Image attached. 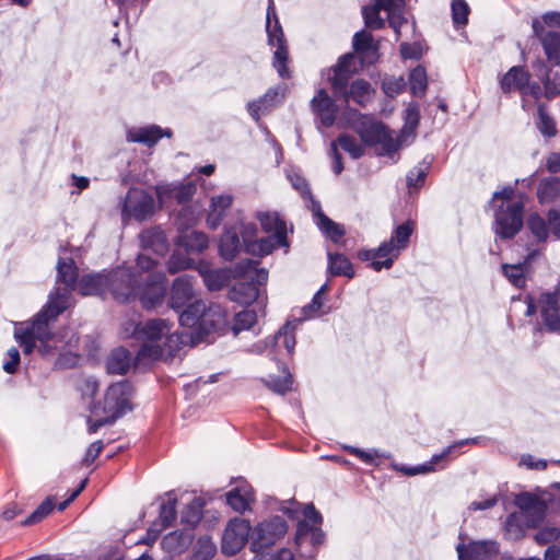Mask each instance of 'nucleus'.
<instances>
[{
	"label": "nucleus",
	"mask_w": 560,
	"mask_h": 560,
	"mask_svg": "<svg viewBox=\"0 0 560 560\" xmlns=\"http://www.w3.org/2000/svg\"><path fill=\"white\" fill-rule=\"evenodd\" d=\"M108 270L84 273L80 277L75 291L83 296H104L108 292Z\"/></svg>",
	"instance_id": "nucleus-22"
},
{
	"label": "nucleus",
	"mask_w": 560,
	"mask_h": 560,
	"mask_svg": "<svg viewBox=\"0 0 560 560\" xmlns=\"http://www.w3.org/2000/svg\"><path fill=\"white\" fill-rule=\"evenodd\" d=\"M217 548L209 536L198 538L190 560H210L215 553Z\"/></svg>",
	"instance_id": "nucleus-52"
},
{
	"label": "nucleus",
	"mask_w": 560,
	"mask_h": 560,
	"mask_svg": "<svg viewBox=\"0 0 560 560\" xmlns=\"http://www.w3.org/2000/svg\"><path fill=\"white\" fill-rule=\"evenodd\" d=\"M404 126L400 130V138L409 137L416 135V130L420 122V107L416 102H411L408 104L407 108L404 112Z\"/></svg>",
	"instance_id": "nucleus-41"
},
{
	"label": "nucleus",
	"mask_w": 560,
	"mask_h": 560,
	"mask_svg": "<svg viewBox=\"0 0 560 560\" xmlns=\"http://www.w3.org/2000/svg\"><path fill=\"white\" fill-rule=\"evenodd\" d=\"M530 80V74L523 66H513L500 79V88L503 93L508 94L513 89L518 90L522 94H526V86Z\"/></svg>",
	"instance_id": "nucleus-31"
},
{
	"label": "nucleus",
	"mask_w": 560,
	"mask_h": 560,
	"mask_svg": "<svg viewBox=\"0 0 560 560\" xmlns=\"http://www.w3.org/2000/svg\"><path fill=\"white\" fill-rule=\"evenodd\" d=\"M172 136V129L162 128L161 126L153 124L129 129L127 131L126 139L129 142L141 143L151 148L155 145L162 137L171 138Z\"/></svg>",
	"instance_id": "nucleus-23"
},
{
	"label": "nucleus",
	"mask_w": 560,
	"mask_h": 560,
	"mask_svg": "<svg viewBox=\"0 0 560 560\" xmlns=\"http://www.w3.org/2000/svg\"><path fill=\"white\" fill-rule=\"evenodd\" d=\"M326 272L331 277L343 276L348 279H352L355 276L352 262L341 253L327 252Z\"/></svg>",
	"instance_id": "nucleus-33"
},
{
	"label": "nucleus",
	"mask_w": 560,
	"mask_h": 560,
	"mask_svg": "<svg viewBox=\"0 0 560 560\" xmlns=\"http://www.w3.org/2000/svg\"><path fill=\"white\" fill-rule=\"evenodd\" d=\"M375 90L371 83L364 79H357L350 84L346 85V91L342 93H334L335 97L342 98L346 103L353 101L361 107H365L371 101L372 94Z\"/></svg>",
	"instance_id": "nucleus-24"
},
{
	"label": "nucleus",
	"mask_w": 560,
	"mask_h": 560,
	"mask_svg": "<svg viewBox=\"0 0 560 560\" xmlns=\"http://www.w3.org/2000/svg\"><path fill=\"white\" fill-rule=\"evenodd\" d=\"M108 292L114 300L119 303H128L137 298L144 278L136 269L117 267L108 270Z\"/></svg>",
	"instance_id": "nucleus-5"
},
{
	"label": "nucleus",
	"mask_w": 560,
	"mask_h": 560,
	"mask_svg": "<svg viewBox=\"0 0 560 560\" xmlns=\"http://www.w3.org/2000/svg\"><path fill=\"white\" fill-rule=\"evenodd\" d=\"M139 241L144 250H151L158 256H164L170 248L167 237L160 226L143 230Z\"/></svg>",
	"instance_id": "nucleus-27"
},
{
	"label": "nucleus",
	"mask_w": 560,
	"mask_h": 560,
	"mask_svg": "<svg viewBox=\"0 0 560 560\" xmlns=\"http://www.w3.org/2000/svg\"><path fill=\"white\" fill-rule=\"evenodd\" d=\"M130 352L122 347L116 348L107 357L106 371L113 375H125L130 368Z\"/></svg>",
	"instance_id": "nucleus-37"
},
{
	"label": "nucleus",
	"mask_w": 560,
	"mask_h": 560,
	"mask_svg": "<svg viewBox=\"0 0 560 560\" xmlns=\"http://www.w3.org/2000/svg\"><path fill=\"white\" fill-rule=\"evenodd\" d=\"M451 11L452 20L456 27L466 25L468 23L470 9L465 0H452Z\"/></svg>",
	"instance_id": "nucleus-57"
},
{
	"label": "nucleus",
	"mask_w": 560,
	"mask_h": 560,
	"mask_svg": "<svg viewBox=\"0 0 560 560\" xmlns=\"http://www.w3.org/2000/svg\"><path fill=\"white\" fill-rule=\"evenodd\" d=\"M311 106L316 116H318L320 124L325 128L331 127L337 117L338 107L335 98L320 89L317 94L312 98Z\"/></svg>",
	"instance_id": "nucleus-20"
},
{
	"label": "nucleus",
	"mask_w": 560,
	"mask_h": 560,
	"mask_svg": "<svg viewBox=\"0 0 560 560\" xmlns=\"http://www.w3.org/2000/svg\"><path fill=\"white\" fill-rule=\"evenodd\" d=\"M280 246H289L287 232L281 231V229L276 233L268 235L267 237H262L255 242L245 243V252L262 257L271 254L273 249Z\"/></svg>",
	"instance_id": "nucleus-26"
},
{
	"label": "nucleus",
	"mask_w": 560,
	"mask_h": 560,
	"mask_svg": "<svg viewBox=\"0 0 560 560\" xmlns=\"http://www.w3.org/2000/svg\"><path fill=\"white\" fill-rule=\"evenodd\" d=\"M228 314L218 303L207 305L196 301L188 305L178 316L183 327L196 328L197 337L202 340L211 334L222 335L228 330Z\"/></svg>",
	"instance_id": "nucleus-1"
},
{
	"label": "nucleus",
	"mask_w": 560,
	"mask_h": 560,
	"mask_svg": "<svg viewBox=\"0 0 560 560\" xmlns=\"http://www.w3.org/2000/svg\"><path fill=\"white\" fill-rule=\"evenodd\" d=\"M434 162V155L427 154L416 166L406 175V184L409 189L421 188Z\"/></svg>",
	"instance_id": "nucleus-36"
},
{
	"label": "nucleus",
	"mask_w": 560,
	"mask_h": 560,
	"mask_svg": "<svg viewBox=\"0 0 560 560\" xmlns=\"http://www.w3.org/2000/svg\"><path fill=\"white\" fill-rule=\"evenodd\" d=\"M262 383L273 393L279 395H285L292 388L293 377L290 372L287 371L285 375H269L262 378Z\"/></svg>",
	"instance_id": "nucleus-47"
},
{
	"label": "nucleus",
	"mask_w": 560,
	"mask_h": 560,
	"mask_svg": "<svg viewBox=\"0 0 560 560\" xmlns=\"http://www.w3.org/2000/svg\"><path fill=\"white\" fill-rule=\"evenodd\" d=\"M458 560H490L500 552V544L493 539L470 540L456 546Z\"/></svg>",
	"instance_id": "nucleus-15"
},
{
	"label": "nucleus",
	"mask_w": 560,
	"mask_h": 560,
	"mask_svg": "<svg viewBox=\"0 0 560 560\" xmlns=\"http://www.w3.org/2000/svg\"><path fill=\"white\" fill-rule=\"evenodd\" d=\"M560 196V177H544L537 187V199L539 203L553 202Z\"/></svg>",
	"instance_id": "nucleus-39"
},
{
	"label": "nucleus",
	"mask_w": 560,
	"mask_h": 560,
	"mask_svg": "<svg viewBox=\"0 0 560 560\" xmlns=\"http://www.w3.org/2000/svg\"><path fill=\"white\" fill-rule=\"evenodd\" d=\"M526 228L537 242H545L549 236L547 221L537 212H533L528 215L526 220Z\"/></svg>",
	"instance_id": "nucleus-46"
},
{
	"label": "nucleus",
	"mask_w": 560,
	"mask_h": 560,
	"mask_svg": "<svg viewBox=\"0 0 560 560\" xmlns=\"http://www.w3.org/2000/svg\"><path fill=\"white\" fill-rule=\"evenodd\" d=\"M262 230L267 233H276L278 230L287 232L285 222L280 218L277 212H258L256 214Z\"/></svg>",
	"instance_id": "nucleus-49"
},
{
	"label": "nucleus",
	"mask_w": 560,
	"mask_h": 560,
	"mask_svg": "<svg viewBox=\"0 0 560 560\" xmlns=\"http://www.w3.org/2000/svg\"><path fill=\"white\" fill-rule=\"evenodd\" d=\"M560 537V527L545 526L538 529L534 539L538 545H548L556 541Z\"/></svg>",
	"instance_id": "nucleus-63"
},
{
	"label": "nucleus",
	"mask_w": 560,
	"mask_h": 560,
	"mask_svg": "<svg viewBox=\"0 0 560 560\" xmlns=\"http://www.w3.org/2000/svg\"><path fill=\"white\" fill-rule=\"evenodd\" d=\"M156 210L153 196L144 189L131 187L121 203L122 217L133 218L143 222L149 220Z\"/></svg>",
	"instance_id": "nucleus-9"
},
{
	"label": "nucleus",
	"mask_w": 560,
	"mask_h": 560,
	"mask_svg": "<svg viewBox=\"0 0 560 560\" xmlns=\"http://www.w3.org/2000/svg\"><path fill=\"white\" fill-rule=\"evenodd\" d=\"M252 526L245 518L231 520L222 536L221 550L226 556L236 555L252 538Z\"/></svg>",
	"instance_id": "nucleus-12"
},
{
	"label": "nucleus",
	"mask_w": 560,
	"mask_h": 560,
	"mask_svg": "<svg viewBox=\"0 0 560 560\" xmlns=\"http://www.w3.org/2000/svg\"><path fill=\"white\" fill-rule=\"evenodd\" d=\"M266 33L268 45L276 47L272 66L280 78L289 79L291 77V71L288 68L289 48L279 19H276L273 22H266Z\"/></svg>",
	"instance_id": "nucleus-10"
},
{
	"label": "nucleus",
	"mask_w": 560,
	"mask_h": 560,
	"mask_svg": "<svg viewBox=\"0 0 560 560\" xmlns=\"http://www.w3.org/2000/svg\"><path fill=\"white\" fill-rule=\"evenodd\" d=\"M406 88V82L402 77H385L382 81V90L384 94L389 97L394 98L398 94H400Z\"/></svg>",
	"instance_id": "nucleus-59"
},
{
	"label": "nucleus",
	"mask_w": 560,
	"mask_h": 560,
	"mask_svg": "<svg viewBox=\"0 0 560 560\" xmlns=\"http://www.w3.org/2000/svg\"><path fill=\"white\" fill-rule=\"evenodd\" d=\"M203 506L201 498H194L182 511L180 522L192 529L202 517Z\"/></svg>",
	"instance_id": "nucleus-43"
},
{
	"label": "nucleus",
	"mask_w": 560,
	"mask_h": 560,
	"mask_svg": "<svg viewBox=\"0 0 560 560\" xmlns=\"http://www.w3.org/2000/svg\"><path fill=\"white\" fill-rule=\"evenodd\" d=\"M494 210L493 231L501 240H512L524 226V203L501 202Z\"/></svg>",
	"instance_id": "nucleus-6"
},
{
	"label": "nucleus",
	"mask_w": 560,
	"mask_h": 560,
	"mask_svg": "<svg viewBox=\"0 0 560 560\" xmlns=\"http://www.w3.org/2000/svg\"><path fill=\"white\" fill-rule=\"evenodd\" d=\"M389 257L388 255V245L381 243L378 247L373 249H360L358 252V258L362 261H374V260H383ZM372 262H370L371 265Z\"/></svg>",
	"instance_id": "nucleus-61"
},
{
	"label": "nucleus",
	"mask_w": 560,
	"mask_h": 560,
	"mask_svg": "<svg viewBox=\"0 0 560 560\" xmlns=\"http://www.w3.org/2000/svg\"><path fill=\"white\" fill-rule=\"evenodd\" d=\"M197 222L196 212L191 207L184 206L177 213L174 224L177 230V235H182L184 231L188 232L194 229Z\"/></svg>",
	"instance_id": "nucleus-51"
},
{
	"label": "nucleus",
	"mask_w": 560,
	"mask_h": 560,
	"mask_svg": "<svg viewBox=\"0 0 560 560\" xmlns=\"http://www.w3.org/2000/svg\"><path fill=\"white\" fill-rule=\"evenodd\" d=\"M231 300L248 304L259 298V288L255 283L242 282L235 285L229 293Z\"/></svg>",
	"instance_id": "nucleus-44"
},
{
	"label": "nucleus",
	"mask_w": 560,
	"mask_h": 560,
	"mask_svg": "<svg viewBox=\"0 0 560 560\" xmlns=\"http://www.w3.org/2000/svg\"><path fill=\"white\" fill-rule=\"evenodd\" d=\"M387 130L388 128L384 122L373 121L363 124L358 130V133L365 145L373 147L384 139V135Z\"/></svg>",
	"instance_id": "nucleus-40"
},
{
	"label": "nucleus",
	"mask_w": 560,
	"mask_h": 560,
	"mask_svg": "<svg viewBox=\"0 0 560 560\" xmlns=\"http://www.w3.org/2000/svg\"><path fill=\"white\" fill-rule=\"evenodd\" d=\"M334 75L329 79L332 93H342L346 85L358 71L357 56L354 52H347L338 58V61L331 68Z\"/></svg>",
	"instance_id": "nucleus-16"
},
{
	"label": "nucleus",
	"mask_w": 560,
	"mask_h": 560,
	"mask_svg": "<svg viewBox=\"0 0 560 560\" xmlns=\"http://www.w3.org/2000/svg\"><path fill=\"white\" fill-rule=\"evenodd\" d=\"M410 92L415 96L423 95L428 88L427 71L422 66H417L409 73Z\"/></svg>",
	"instance_id": "nucleus-48"
},
{
	"label": "nucleus",
	"mask_w": 560,
	"mask_h": 560,
	"mask_svg": "<svg viewBox=\"0 0 560 560\" xmlns=\"http://www.w3.org/2000/svg\"><path fill=\"white\" fill-rule=\"evenodd\" d=\"M197 187L192 182L187 183H171L155 186L158 198L162 201L165 198H173L178 203H186L190 201L196 194Z\"/></svg>",
	"instance_id": "nucleus-25"
},
{
	"label": "nucleus",
	"mask_w": 560,
	"mask_h": 560,
	"mask_svg": "<svg viewBox=\"0 0 560 560\" xmlns=\"http://www.w3.org/2000/svg\"><path fill=\"white\" fill-rule=\"evenodd\" d=\"M352 47L354 55L359 56L361 65H373L380 58V44L375 42L373 35L365 30H361L353 35Z\"/></svg>",
	"instance_id": "nucleus-17"
},
{
	"label": "nucleus",
	"mask_w": 560,
	"mask_h": 560,
	"mask_svg": "<svg viewBox=\"0 0 560 560\" xmlns=\"http://www.w3.org/2000/svg\"><path fill=\"white\" fill-rule=\"evenodd\" d=\"M514 504L521 510V513L533 516L536 521L542 522L546 516V502L527 491L520 492L514 498Z\"/></svg>",
	"instance_id": "nucleus-28"
},
{
	"label": "nucleus",
	"mask_w": 560,
	"mask_h": 560,
	"mask_svg": "<svg viewBox=\"0 0 560 560\" xmlns=\"http://www.w3.org/2000/svg\"><path fill=\"white\" fill-rule=\"evenodd\" d=\"M203 283L209 291H220L229 281L228 272L221 269L208 270L202 273Z\"/></svg>",
	"instance_id": "nucleus-53"
},
{
	"label": "nucleus",
	"mask_w": 560,
	"mask_h": 560,
	"mask_svg": "<svg viewBox=\"0 0 560 560\" xmlns=\"http://www.w3.org/2000/svg\"><path fill=\"white\" fill-rule=\"evenodd\" d=\"M541 522L536 521L530 515L521 512H513L508 515L505 520V529L514 535V538L518 539L524 536L527 528H535Z\"/></svg>",
	"instance_id": "nucleus-34"
},
{
	"label": "nucleus",
	"mask_w": 560,
	"mask_h": 560,
	"mask_svg": "<svg viewBox=\"0 0 560 560\" xmlns=\"http://www.w3.org/2000/svg\"><path fill=\"white\" fill-rule=\"evenodd\" d=\"M132 395L133 386L131 382L129 380H121L110 384L105 392L103 401L94 404L91 410L94 413L102 411L104 415L109 416L112 420L117 421L127 412L132 411Z\"/></svg>",
	"instance_id": "nucleus-4"
},
{
	"label": "nucleus",
	"mask_w": 560,
	"mask_h": 560,
	"mask_svg": "<svg viewBox=\"0 0 560 560\" xmlns=\"http://www.w3.org/2000/svg\"><path fill=\"white\" fill-rule=\"evenodd\" d=\"M316 225L334 243H338L346 234L343 225L332 221L329 217H324V220Z\"/></svg>",
	"instance_id": "nucleus-55"
},
{
	"label": "nucleus",
	"mask_w": 560,
	"mask_h": 560,
	"mask_svg": "<svg viewBox=\"0 0 560 560\" xmlns=\"http://www.w3.org/2000/svg\"><path fill=\"white\" fill-rule=\"evenodd\" d=\"M288 524L282 516L275 515L258 523L252 530L249 550L259 553L272 547L288 532Z\"/></svg>",
	"instance_id": "nucleus-8"
},
{
	"label": "nucleus",
	"mask_w": 560,
	"mask_h": 560,
	"mask_svg": "<svg viewBox=\"0 0 560 560\" xmlns=\"http://www.w3.org/2000/svg\"><path fill=\"white\" fill-rule=\"evenodd\" d=\"M174 244L176 247L183 248L186 254H200L208 248L209 240L205 232L191 230L176 235Z\"/></svg>",
	"instance_id": "nucleus-29"
},
{
	"label": "nucleus",
	"mask_w": 560,
	"mask_h": 560,
	"mask_svg": "<svg viewBox=\"0 0 560 560\" xmlns=\"http://www.w3.org/2000/svg\"><path fill=\"white\" fill-rule=\"evenodd\" d=\"M194 280L195 277L192 276L182 275L175 278L172 283L168 305L176 312L177 317L188 305L197 301L194 300Z\"/></svg>",
	"instance_id": "nucleus-14"
},
{
	"label": "nucleus",
	"mask_w": 560,
	"mask_h": 560,
	"mask_svg": "<svg viewBox=\"0 0 560 560\" xmlns=\"http://www.w3.org/2000/svg\"><path fill=\"white\" fill-rule=\"evenodd\" d=\"M150 278L151 277L147 275L137 294L140 304L145 310L155 308L163 302L166 294V287L163 281L150 280Z\"/></svg>",
	"instance_id": "nucleus-19"
},
{
	"label": "nucleus",
	"mask_w": 560,
	"mask_h": 560,
	"mask_svg": "<svg viewBox=\"0 0 560 560\" xmlns=\"http://www.w3.org/2000/svg\"><path fill=\"white\" fill-rule=\"evenodd\" d=\"M377 144L381 145V151L377 154L388 158H393L401 145L399 138L394 139L389 129L384 135V139H382Z\"/></svg>",
	"instance_id": "nucleus-62"
},
{
	"label": "nucleus",
	"mask_w": 560,
	"mask_h": 560,
	"mask_svg": "<svg viewBox=\"0 0 560 560\" xmlns=\"http://www.w3.org/2000/svg\"><path fill=\"white\" fill-rule=\"evenodd\" d=\"M337 142L353 160H358L364 154L363 147L357 142L354 137L348 133H341L337 138Z\"/></svg>",
	"instance_id": "nucleus-56"
},
{
	"label": "nucleus",
	"mask_w": 560,
	"mask_h": 560,
	"mask_svg": "<svg viewBox=\"0 0 560 560\" xmlns=\"http://www.w3.org/2000/svg\"><path fill=\"white\" fill-rule=\"evenodd\" d=\"M533 35L536 37L544 49L547 60L552 65L560 67V31H546L538 18L532 21ZM544 84L551 94H560V72L548 70L544 74Z\"/></svg>",
	"instance_id": "nucleus-3"
},
{
	"label": "nucleus",
	"mask_w": 560,
	"mask_h": 560,
	"mask_svg": "<svg viewBox=\"0 0 560 560\" xmlns=\"http://www.w3.org/2000/svg\"><path fill=\"white\" fill-rule=\"evenodd\" d=\"M502 273L509 281L516 288H522L525 284L524 268L522 264L509 265L502 264Z\"/></svg>",
	"instance_id": "nucleus-58"
},
{
	"label": "nucleus",
	"mask_w": 560,
	"mask_h": 560,
	"mask_svg": "<svg viewBox=\"0 0 560 560\" xmlns=\"http://www.w3.org/2000/svg\"><path fill=\"white\" fill-rule=\"evenodd\" d=\"M303 322V318H295L292 322L288 320L275 335L271 343L277 342L279 338H283V347L287 349L289 354H292L296 345L295 330L298 325Z\"/></svg>",
	"instance_id": "nucleus-42"
},
{
	"label": "nucleus",
	"mask_w": 560,
	"mask_h": 560,
	"mask_svg": "<svg viewBox=\"0 0 560 560\" xmlns=\"http://www.w3.org/2000/svg\"><path fill=\"white\" fill-rule=\"evenodd\" d=\"M415 230V222L411 220H407L401 224H398L389 240L382 242L383 244L388 245V255L389 257L383 260H374L371 264V268L374 271H381L382 269H389L394 265V261L400 255V252L406 249L409 245L410 237Z\"/></svg>",
	"instance_id": "nucleus-11"
},
{
	"label": "nucleus",
	"mask_w": 560,
	"mask_h": 560,
	"mask_svg": "<svg viewBox=\"0 0 560 560\" xmlns=\"http://www.w3.org/2000/svg\"><path fill=\"white\" fill-rule=\"evenodd\" d=\"M56 269L57 282L62 283L63 287L55 288L43 306L52 313V317H58L69 307L71 294L80 280L79 268L72 258H59Z\"/></svg>",
	"instance_id": "nucleus-2"
},
{
	"label": "nucleus",
	"mask_w": 560,
	"mask_h": 560,
	"mask_svg": "<svg viewBox=\"0 0 560 560\" xmlns=\"http://www.w3.org/2000/svg\"><path fill=\"white\" fill-rule=\"evenodd\" d=\"M176 498L168 499L166 502H162L160 505V518L162 522L163 528H167L172 526L175 522L177 512H176Z\"/></svg>",
	"instance_id": "nucleus-60"
},
{
	"label": "nucleus",
	"mask_w": 560,
	"mask_h": 560,
	"mask_svg": "<svg viewBox=\"0 0 560 560\" xmlns=\"http://www.w3.org/2000/svg\"><path fill=\"white\" fill-rule=\"evenodd\" d=\"M537 129L544 137L552 138L557 135L556 122L542 105L537 109Z\"/></svg>",
	"instance_id": "nucleus-54"
},
{
	"label": "nucleus",
	"mask_w": 560,
	"mask_h": 560,
	"mask_svg": "<svg viewBox=\"0 0 560 560\" xmlns=\"http://www.w3.org/2000/svg\"><path fill=\"white\" fill-rule=\"evenodd\" d=\"M57 317H52V313L42 307L34 316L31 325L22 330H16L14 337L23 347L25 354L33 352L36 348L37 339H52L55 334L50 328V324L55 323Z\"/></svg>",
	"instance_id": "nucleus-7"
},
{
	"label": "nucleus",
	"mask_w": 560,
	"mask_h": 560,
	"mask_svg": "<svg viewBox=\"0 0 560 560\" xmlns=\"http://www.w3.org/2000/svg\"><path fill=\"white\" fill-rule=\"evenodd\" d=\"M242 248L237 232L225 229L220 237L219 254L224 260H233Z\"/></svg>",
	"instance_id": "nucleus-38"
},
{
	"label": "nucleus",
	"mask_w": 560,
	"mask_h": 560,
	"mask_svg": "<svg viewBox=\"0 0 560 560\" xmlns=\"http://www.w3.org/2000/svg\"><path fill=\"white\" fill-rule=\"evenodd\" d=\"M559 293H560V284L557 287V289L553 292H544L539 299L540 312L560 311Z\"/></svg>",
	"instance_id": "nucleus-64"
},
{
	"label": "nucleus",
	"mask_w": 560,
	"mask_h": 560,
	"mask_svg": "<svg viewBox=\"0 0 560 560\" xmlns=\"http://www.w3.org/2000/svg\"><path fill=\"white\" fill-rule=\"evenodd\" d=\"M257 322V313L253 308L245 307L234 315L231 330L234 336L242 331L249 330Z\"/></svg>",
	"instance_id": "nucleus-45"
},
{
	"label": "nucleus",
	"mask_w": 560,
	"mask_h": 560,
	"mask_svg": "<svg viewBox=\"0 0 560 560\" xmlns=\"http://www.w3.org/2000/svg\"><path fill=\"white\" fill-rule=\"evenodd\" d=\"M183 345L184 340L182 337L177 332H172L170 329L156 346H151V343L141 345L137 357L139 359H150L153 361H171L177 355Z\"/></svg>",
	"instance_id": "nucleus-13"
},
{
	"label": "nucleus",
	"mask_w": 560,
	"mask_h": 560,
	"mask_svg": "<svg viewBox=\"0 0 560 560\" xmlns=\"http://www.w3.org/2000/svg\"><path fill=\"white\" fill-rule=\"evenodd\" d=\"M225 499L226 504L238 513L250 510V503L254 501L252 490L247 485L233 488L225 493Z\"/></svg>",
	"instance_id": "nucleus-35"
},
{
	"label": "nucleus",
	"mask_w": 560,
	"mask_h": 560,
	"mask_svg": "<svg viewBox=\"0 0 560 560\" xmlns=\"http://www.w3.org/2000/svg\"><path fill=\"white\" fill-rule=\"evenodd\" d=\"M405 0H375L373 5H364L362 8V16L364 24L371 30H381L385 25V21L381 18L380 11L384 10L389 15V12L395 7H405Z\"/></svg>",
	"instance_id": "nucleus-21"
},
{
	"label": "nucleus",
	"mask_w": 560,
	"mask_h": 560,
	"mask_svg": "<svg viewBox=\"0 0 560 560\" xmlns=\"http://www.w3.org/2000/svg\"><path fill=\"white\" fill-rule=\"evenodd\" d=\"M259 261L246 258L236 262L234 267L235 277H245L249 283H255L256 288L264 285L268 280V271L265 268H258Z\"/></svg>",
	"instance_id": "nucleus-30"
},
{
	"label": "nucleus",
	"mask_w": 560,
	"mask_h": 560,
	"mask_svg": "<svg viewBox=\"0 0 560 560\" xmlns=\"http://www.w3.org/2000/svg\"><path fill=\"white\" fill-rule=\"evenodd\" d=\"M182 248L176 247L166 262L167 271L172 275L188 269L194 265V260L186 252L182 253Z\"/></svg>",
	"instance_id": "nucleus-50"
},
{
	"label": "nucleus",
	"mask_w": 560,
	"mask_h": 560,
	"mask_svg": "<svg viewBox=\"0 0 560 560\" xmlns=\"http://www.w3.org/2000/svg\"><path fill=\"white\" fill-rule=\"evenodd\" d=\"M280 88H269L266 93L258 100H254L247 103V112L249 116L258 121L262 114L269 112L277 103H280Z\"/></svg>",
	"instance_id": "nucleus-32"
},
{
	"label": "nucleus",
	"mask_w": 560,
	"mask_h": 560,
	"mask_svg": "<svg viewBox=\"0 0 560 560\" xmlns=\"http://www.w3.org/2000/svg\"><path fill=\"white\" fill-rule=\"evenodd\" d=\"M171 328L170 322L163 318H151L143 323H139L135 327V335L142 340V345L156 346L160 340L168 332Z\"/></svg>",
	"instance_id": "nucleus-18"
}]
</instances>
